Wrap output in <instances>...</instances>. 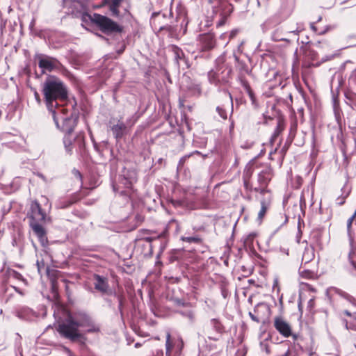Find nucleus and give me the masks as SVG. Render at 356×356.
Instances as JSON below:
<instances>
[{"instance_id": "nucleus-14", "label": "nucleus", "mask_w": 356, "mask_h": 356, "mask_svg": "<svg viewBox=\"0 0 356 356\" xmlns=\"http://www.w3.org/2000/svg\"><path fill=\"white\" fill-rule=\"evenodd\" d=\"M314 248L311 245H307L302 254V261L307 264L314 258Z\"/></svg>"}, {"instance_id": "nucleus-18", "label": "nucleus", "mask_w": 356, "mask_h": 356, "mask_svg": "<svg viewBox=\"0 0 356 356\" xmlns=\"http://www.w3.org/2000/svg\"><path fill=\"white\" fill-rule=\"evenodd\" d=\"M68 131H69V134H70L71 129H70ZM63 143H64V145H65L66 152L69 154H72V148H73L72 147V139L71 138L70 134L66 135L64 137Z\"/></svg>"}, {"instance_id": "nucleus-38", "label": "nucleus", "mask_w": 356, "mask_h": 356, "mask_svg": "<svg viewBox=\"0 0 356 356\" xmlns=\"http://www.w3.org/2000/svg\"><path fill=\"white\" fill-rule=\"evenodd\" d=\"M73 173L79 180H81L82 176L79 170H74Z\"/></svg>"}, {"instance_id": "nucleus-35", "label": "nucleus", "mask_w": 356, "mask_h": 356, "mask_svg": "<svg viewBox=\"0 0 356 356\" xmlns=\"http://www.w3.org/2000/svg\"><path fill=\"white\" fill-rule=\"evenodd\" d=\"M348 193H346L344 195L338 197L337 199V203L339 205H343L344 204L345 200H346V197H348Z\"/></svg>"}, {"instance_id": "nucleus-11", "label": "nucleus", "mask_w": 356, "mask_h": 356, "mask_svg": "<svg viewBox=\"0 0 356 356\" xmlns=\"http://www.w3.org/2000/svg\"><path fill=\"white\" fill-rule=\"evenodd\" d=\"M200 42L204 50H209L214 47L215 39L212 34L206 33L200 35Z\"/></svg>"}, {"instance_id": "nucleus-51", "label": "nucleus", "mask_w": 356, "mask_h": 356, "mask_svg": "<svg viewBox=\"0 0 356 356\" xmlns=\"http://www.w3.org/2000/svg\"><path fill=\"white\" fill-rule=\"evenodd\" d=\"M277 134H277V132H275V133L274 134V135H273V138H275V137L277 136Z\"/></svg>"}, {"instance_id": "nucleus-37", "label": "nucleus", "mask_w": 356, "mask_h": 356, "mask_svg": "<svg viewBox=\"0 0 356 356\" xmlns=\"http://www.w3.org/2000/svg\"><path fill=\"white\" fill-rule=\"evenodd\" d=\"M34 97L36 100V102L40 104H41V99L40 97V95L37 91H35L34 92Z\"/></svg>"}, {"instance_id": "nucleus-31", "label": "nucleus", "mask_w": 356, "mask_h": 356, "mask_svg": "<svg viewBox=\"0 0 356 356\" xmlns=\"http://www.w3.org/2000/svg\"><path fill=\"white\" fill-rule=\"evenodd\" d=\"M165 346H166V351L167 353H169L170 352L172 348V346L170 343V332H168L167 333V335H166V343H165Z\"/></svg>"}, {"instance_id": "nucleus-21", "label": "nucleus", "mask_w": 356, "mask_h": 356, "mask_svg": "<svg viewBox=\"0 0 356 356\" xmlns=\"http://www.w3.org/2000/svg\"><path fill=\"white\" fill-rule=\"evenodd\" d=\"M121 184L124 185L126 190L119 191V193L122 195H128L131 188V182L126 178H122Z\"/></svg>"}, {"instance_id": "nucleus-10", "label": "nucleus", "mask_w": 356, "mask_h": 356, "mask_svg": "<svg viewBox=\"0 0 356 356\" xmlns=\"http://www.w3.org/2000/svg\"><path fill=\"white\" fill-rule=\"evenodd\" d=\"M326 294L330 298H334V296H339L341 297H343V298L346 299L350 302L354 304L355 300L353 297L348 295L346 292L341 291L339 289H337L336 287H330L326 291Z\"/></svg>"}, {"instance_id": "nucleus-46", "label": "nucleus", "mask_w": 356, "mask_h": 356, "mask_svg": "<svg viewBox=\"0 0 356 356\" xmlns=\"http://www.w3.org/2000/svg\"><path fill=\"white\" fill-rule=\"evenodd\" d=\"M343 323H344V325H345V326H346V328L347 330L350 329V328H349V327H348V322H347V321H346V320H344V321H343Z\"/></svg>"}, {"instance_id": "nucleus-55", "label": "nucleus", "mask_w": 356, "mask_h": 356, "mask_svg": "<svg viewBox=\"0 0 356 356\" xmlns=\"http://www.w3.org/2000/svg\"><path fill=\"white\" fill-rule=\"evenodd\" d=\"M212 339H214V340H218V338H212Z\"/></svg>"}, {"instance_id": "nucleus-27", "label": "nucleus", "mask_w": 356, "mask_h": 356, "mask_svg": "<svg viewBox=\"0 0 356 356\" xmlns=\"http://www.w3.org/2000/svg\"><path fill=\"white\" fill-rule=\"evenodd\" d=\"M74 202L75 200H73L72 199L63 200L59 202V203L57 205V207L58 209H65L71 206L73 203H74Z\"/></svg>"}, {"instance_id": "nucleus-15", "label": "nucleus", "mask_w": 356, "mask_h": 356, "mask_svg": "<svg viewBox=\"0 0 356 356\" xmlns=\"http://www.w3.org/2000/svg\"><path fill=\"white\" fill-rule=\"evenodd\" d=\"M126 129V125L123 122L119 121L117 124L111 127V131L116 139L121 138Z\"/></svg>"}, {"instance_id": "nucleus-1", "label": "nucleus", "mask_w": 356, "mask_h": 356, "mask_svg": "<svg viewBox=\"0 0 356 356\" xmlns=\"http://www.w3.org/2000/svg\"><path fill=\"white\" fill-rule=\"evenodd\" d=\"M42 92L46 107L52 114L56 126L58 127L59 120H70L68 116H64L65 109L59 104L67 99V90L63 81L55 76L47 79L42 84Z\"/></svg>"}, {"instance_id": "nucleus-9", "label": "nucleus", "mask_w": 356, "mask_h": 356, "mask_svg": "<svg viewBox=\"0 0 356 356\" xmlns=\"http://www.w3.org/2000/svg\"><path fill=\"white\" fill-rule=\"evenodd\" d=\"M273 325L276 330L284 337H289L292 334L291 325L282 316L274 318Z\"/></svg>"}, {"instance_id": "nucleus-43", "label": "nucleus", "mask_w": 356, "mask_h": 356, "mask_svg": "<svg viewBox=\"0 0 356 356\" xmlns=\"http://www.w3.org/2000/svg\"><path fill=\"white\" fill-rule=\"evenodd\" d=\"M250 316L253 321H254L256 322L259 321V319L257 318H256L252 313H250Z\"/></svg>"}, {"instance_id": "nucleus-26", "label": "nucleus", "mask_w": 356, "mask_h": 356, "mask_svg": "<svg viewBox=\"0 0 356 356\" xmlns=\"http://www.w3.org/2000/svg\"><path fill=\"white\" fill-rule=\"evenodd\" d=\"M235 61L237 63L236 67H238L241 71L244 72L245 73L249 72L248 65L243 61H241L238 57L236 55H234Z\"/></svg>"}, {"instance_id": "nucleus-52", "label": "nucleus", "mask_w": 356, "mask_h": 356, "mask_svg": "<svg viewBox=\"0 0 356 356\" xmlns=\"http://www.w3.org/2000/svg\"><path fill=\"white\" fill-rule=\"evenodd\" d=\"M139 346H140V345H139V343H136L135 344V346H136V347H138Z\"/></svg>"}, {"instance_id": "nucleus-19", "label": "nucleus", "mask_w": 356, "mask_h": 356, "mask_svg": "<svg viewBox=\"0 0 356 356\" xmlns=\"http://www.w3.org/2000/svg\"><path fill=\"white\" fill-rule=\"evenodd\" d=\"M171 50L174 54L175 60H177V63H179V60H181L184 56V52L179 47L175 45H172L171 47Z\"/></svg>"}, {"instance_id": "nucleus-2", "label": "nucleus", "mask_w": 356, "mask_h": 356, "mask_svg": "<svg viewBox=\"0 0 356 356\" xmlns=\"http://www.w3.org/2000/svg\"><path fill=\"white\" fill-rule=\"evenodd\" d=\"M46 217V213L42 209L40 204L37 201H33L31 204V218L32 220L30 226L42 246L47 245V237L45 229L39 222H44Z\"/></svg>"}, {"instance_id": "nucleus-47", "label": "nucleus", "mask_w": 356, "mask_h": 356, "mask_svg": "<svg viewBox=\"0 0 356 356\" xmlns=\"http://www.w3.org/2000/svg\"><path fill=\"white\" fill-rule=\"evenodd\" d=\"M234 129V122H232L230 124V131H232Z\"/></svg>"}, {"instance_id": "nucleus-39", "label": "nucleus", "mask_w": 356, "mask_h": 356, "mask_svg": "<svg viewBox=\"0 0 356 356\" xmlns=\"http://www.w3.org/2000/svg\"><path fill=\"white\" fill-rule=\"evenodd\" d=\"M241 83L245 89H247L248 90H250V86L246 81L241 79Z\"/></svg>"}, {"instance_id": "nucleus-49", "label": "nucleus", "mask_w": 356, "mask_h": 356, "mask_svg": "<svg viewBox=\"0 0 356 356\" xmlns=\"http://www.w3.org/2000/svg\"><path fill=\"white\" fill-rule=\"evenodd\" d=\"M353 129H354L355 132H356V120L355 122V125L353 127Z\"/></svg>"}, {"instance_id": "nucleus-28", "label": "nucleus", "mask_w": 356, "mask_h": 356, "mask_svg": "<svg viewBox=\"0 0 356 356\" xmlns=\"http://www.w3.org/2000/svg\"><path fill=\"white\" fill-rule=\"evenodd\" d=\"M299 273L301 277H305V278H308V279L312 278L314 276V273L313 271L309 270L302 269V267H300V268L299 270Z\"/></svg>"}, {"instance_id": "nucleus-54", "label": "nucleus", "mask_w": 356, "mask_h": 356, "mask_svg": "<svg viewBox=\"0 0 356 356\" xmlns=\"http://www.w3.org/2000/svg\"><path fill=\"white\" fill-rule=\"evenodd\" d=\"M302 200H303V197L302 196V197H300V202H302Z\"/></svg>"}, {"instance_id": "nucleus-12", "label": "nucleus", "mask_w": 356, "mask_h": 356, "mask_svg": "<svg viewBox=\"0 0 356 356\" xmlns=\"http://www.w3.org/2000/svg\"><path fill=\"white\" fill-rule=\"evenodd\" d=\"M95 289L102 293H106L109 287L106 279L99 275H95Z\"/></svg>"}, {"instance_id": "nucleus-20", "label": "nucleus", "mask_w": 356, "mask_h": 356, "mask_svg": "<svg viewBox=\"0 0 356 356\" xmlns=\"http://www.w3.org/2000/svg\"><path fill=\"white\" fill-rule=\"evenodd\" d=\"M122 0H111V3L110 6V10L111 11L113 15L119 16V10L118 7L122 2Z\"/></svg>"}, {"instance_id": "nucleus-48", "label": "nucleus", "mask_w": 356, "mask_h": 356, "mask_svg": "<svg viewBox=\"0 0 356 356\" xmlns=\"http://www.w3.org/2000/svg\"><path fill=\"white\" fill-rule=\"evenodd\" d=\"M120 186H118V188H115V186H113V190H114L115 191H119V188H120Z\"/></svg>"}, {"instance_id": "nucleus-36", "label": "nucleus", "mask_w": 356, "mask_h": 356, "mask_svg": "<svg viewBox=\"0 0 356 356\" xmlns=\"http://www.w3.org/2000/svg\"><path fill=\"white\" fill-rule=\"evenodd\" d=\"M344 314L346 315H347L348 316H350V317H353L354 319L356 320V312H353V314L350 313L349 311L348 310H345L344 311Z\"/></svg>"}, {"instance_id": "nucleus-32", "label": "nucleus", "mask_w": 356, "mask_h": 356, "mask_svg": "<svg viewBox=\"0 0 356 356\" xmlns=\"http://www.w3.org/2000/svg\"><path fill=\"white\" fill-rule=\"evenodd\" d=\"M192 92L194 95H200L202 92L200 86L197 84L191 88Z\"/></svg>"}, {"instance_id": "nucleus-44", "label": "nucleus", "mask_w": 356, "mask_h": 356, "mask_svg": "<svg viewBox=\"0 0 356 356\" xmlns=\"http://www.w3.org/2000/svg\"><path fill=\"white\" fill-rule=\"evenodd\" d=\"M227 95L229 96V100H230V103H231V106H232V110L233 109V102H232V95L230 93H227Z\"/></svg>"}, {"instance_id": "nucleus-50", "label": "nucleus", "mask_w": 356, "mask_h": 356, "mask_svg": "<svg viewBox=\"0 0 356 356\" xmlns=\"http://www.w3.org/2000/svg\"><path fill=\"white\" fill-rule=\"evenodd\" d=\"M223 24H224V21H222H222H220V22H219V24H219V25H222Z\"/></svg>"}, {"instance_id": "nucleus-17", "label": "nucleus", "mask_w": 356, "mask_h": 356, "mask_svg": "<svg viewBox=\"0 0 356 356\" xmlns=\"http://www.w3.org/2000/svg\"><path fill=\"white\" fill-rule=\"evenodd\" d=\"M22 316L28 321H33L38 317V314L33 310L26 308L22 312Z\"/></svg>"}, {"instance_id": "nucleus-42", "label": "nucleus", "mask_w": 356, "mask_h": 356, "mask_svg": "<svg viewBox=\"0 0 356 356\" xmlns=\"http://www.w3.org/2000/svg\"><path fill=\"white\" fill-rule=\"evenodd\" d=\"M237 33V31L236 30H234L232 31L231 33H230V38H234Z\"/></svg>"}, {"instance_id": "nucleus-24", "label": "nucleus", "mask_w": 356, "mask_h": 356, "mask_svg": "<svg viewBox=\"0 0 356 356\" xmlns=\"http://www.w3.org/2000/svg\"><path fill=\"white\" fill-rule=\"evenodd\" d=\"M348 87L352 90H356V68L352 71L348 79Z\"/></svg>"}, {"instance_id": "nucleus-6", "label": "nucleus", "mask_w": 356, "mask_h": 356, "mask_svg": "<svg viewBox=\"0 0 356 356\" xmlns=\"http://www.w3.org/2000/svg\"><path fill=\"white\" fill-rule=\"evenodd\" d=\"M80 327L85 328L87 333H98L100 332V325L90 315L83 312H76Z\"/></svg>"}, {"instance_id": "nucleus-45", "label": "nucleus", "mask_w": 356, "mask_h": 356, "mask_svg": "<svg viewBox=\"0 0 356 356\" xmlns=\"http://www.w3.org/2000/svg\"><path fill=\"white\" fill-rule=\"evenodd\" d=\"M313 303H314V300L313 299H310L308 304H309V307H312L313 305Z\"/></svg>"}, {"instance_id": "nucleus-40", "label": "nucleus", "mask_w": 356, "mask_h": 356, "mask_svg": "<svg viewBox=\"0 0 356 356\" xmlns=\"http://www.w3.org/2000/svg\"><path fill=\"white\" fill-rule=\"evenodd\" d=\"M191 155H186L184 156H183L180 161H179V164H184V162L186 161V160L190 157Z\"/></svg>"}, {"instance_id": "nucleus-41", "label": "nucleus", "mask_w": 356, "mask_h": 356, "mask_svg": "<svg viewBox=\"0 0 356 356\" xmlns=\"http://www.w3.org/2000/svg\"><path fill=\"white\" fill-rule=\"evenodd\" d=\"M143 239L145 241L150 243V242H152L154 239V238H153V237H145Z\"/></svg>"}, {"instance_id": "nucleus-4", "label": "nucleus", "mask_w": 356, "mask_h": 356, "mask_svg": "<svg viewBox=\"0 0 356 356\" xmlns=\"http://www.w3.org/2000/svg\"><path fill=\"white\" fill-rule=\"evenodd\" d=\"M90 19L104 33H108L122 31L121 26L106 16L95 13L90 16Z\"/></svg>"}, {"instance_id": "nucleus-34", "label": "nucleus", "mask_w": 356, "mask_h": 356, "mask_svg": "<svg viewBox=\"0 0 356 356\" xmlns=\"http://www.w3.org/2000/svg\"><path fill=\"white\" fill-rule=\"evenodd\" d=\"M117 297H118V302H119L118 309H119L120 313H122V307H123V304H124V298L122 295H118Z\"/></svg>"}, {"instance_id": "nucleus-3", "label": "nucleus", "mask_w": 356, "mask_h": 356, "mask_svg": "<svg viewBox=\"0 0 356 356\" xmlns=\"http://www.w3.org/2000/svg\"><path fill=\"white\" fill-rule=\"evenodd\" d=\"M79 327L77 314L75 312L69 314L65 320L60 322L56 330L63 337L75 341L82 337Z\"/></svg>"}, {"instance_id": "nucleus-33", "label": "nucleus", "mask_w": 356, "mask_h": 356, "mask_svg": "<svg viewBox=\"0 0 356 356\" xmlns=\"http://www.w3.org/2000/svg\"><path fill=\"white\" fill-rule=\"evenodd\" d=\"M216 111H218V114L221 118H222L223 119H227V112L225 111V109H223L220 106H218L216 108Z\"/></svg>"}, {"instance_id": "nucleus-13", "label": "nucleus", "mask_w": 356, "mask_h": 356, "mask_svg": "<svg viewBox=\"0 0 356 356\" xmlns=\"http://www.w3.org/2000/svg\"><path fill=\"white\" fill-rule=\"evenodd\" d=\"M261 200V209L258 213V219L261 220L264 217L267 210L268 209L270 204V200L271 197L270 194H268V195H265Z\"/></svg>"}, {"instance_id": "nucleus-22", "label": "nucleus", "mask_w": 356, "mask_h": 356, "mask_svg": "<svg viewBox=\"0 0 356 356\" xmlns=\"http://www.w3.org/2000/svg\"><path fill=\"white\" fill-rule=\"evenodd\" d=\"M182 316L186 318L190 323H193L195 318V312L193 310H184L179 312Z\"/></svg>"}, {"instance_id": "nucleus-23", "label": "nucleus", "mask_w": 356, "mask_h": 356, "mask_svg": "<svg viewBox=\"0 0 356 356\" xmlns=\"http://www.w3.org/2000/svg\"><path fill=\"white\" fill-rule=\"evenodd\" d=\"M210 324L212 328L218 333L220 334L223 332V326L218 319H211Z\"/></svg>"}, {"instance_id": "nucleus-7", "label": "nucleus", "mask_w": 356, "mask_h": 356, "mask_svg": "<svg viewBox=\"0 0 356 356\" xmlns=\"http://www.w3.org/2000/svg\"><path fill=\"white\" fill-rule=\"evenodd\" d=\"M272 178V170L269 168H267L262 170L258 175V182L260 185L259 187H255L254 191L264 195H268L270 194L269 191L266 189V186H268V182L270 181Z\"/></svg>"}, {"instance_id": "nucleus-8", "label": "nucleus", "mask_w": 356, "mask_h": 356, "mask_svg": "<svg viewBox=\"0 0 356 356\" xmlns=\"http://www.w3.org/2000/svg\"><path fill=\"white\" fill-rule=\"evenodd\" d=\"M38 66L43 73L58 69L60 63L54 58L40 55L37 58Z\"/></svg>"}, {"instance_id": "nucleus-53", "label": "nucleus", "mask_w": 356, "mask_h": 356, "mask_svg": "<svg viewBox=\"0 0 356 356\" xmlns=\"http://www.w3.org/2000/svg\"><path fill=\"white\" fill-rule=\"evenodd\" d=\"M199 152L197 151H195V152H193V154H198Z\"/></svg>"}, {"instance_id": "nucleus-29", "label": "nucleus", "mask_w": 356, "mask_h": 356, "mask_svg": "<svg viewBox=\"0 0 356 356\" xmlns=\"http://www.w3.org/2000/svg\"><path fill=\"white\" fill-rule=\"evenodd\" d=\"M181 240L189 243H200L201 242V239L197 236H182Z\"/></svg>"}, {"instance_id": "nucleus-16", "label": "nucleus", "mask_w": 356, "mask_h": 356, "mask_svg": "<svg viewBox=\"0 0 356 356\" xmlns=\"http://www.w3.org/2000/svg\"><path fill=\"white\" fill-rule=\"evenodd\" d=\"M346 103L352 108L356 107V90H348L345 93Z\"/></svg>"}, {"instance_id": "nucleus-25", "label": "nucleus", "mask_w": 356, "mask_h": 356, "mask_svg": "<svg viewBox=\"0 0 356 356\" xmlns=\"http://www.w3.org/2000/svg\"><path fill=\"white\" fill-rule=\"evenodd\" d=\"M6 275L8 277H13L18 280H23V277L19 273H18L17 271H16L13 269L10 268H7V270L6 271Z\"/></svg>"}, {"instance_id": "nucleus-5", "label": "nucleus", "mask_w": 356, "mask_h": 356, "mask_svg": "<svg viewBox=\"0 0 356 356\" xmlns=\"http://www.w3.org/2000/svg\"><path fill=\"white\" fill-rule=\"evenodd\" d=\"M217 66L215 70H211L208 72V79L211 83L217 85L220 82L226 83L228 81L229 75L231 74L232 70L229 68L227 70L226 74H225V71H222L220 73V71L222 70L223 66H220L225 62V58L223 56L219 57L217 60Z\"/></svg>"}, {"instance_id": "nucleus-30", "label": "nucleus", "mask_w": 356, "mask_h": 356, "mask_svg": "<svg viewBox=\"0 0 356 356\" xmlns=\"http://www.w3.org/2000/svg\"><path fill=\"white\" fill-rule=\"evenodd\" d=\"M251 174H252V172L249 173L248 172H247L243 176L244 186H245V188L248 190H249V189L251 190V187L248 182V179L250 177V176L251 175Z\"/></svg>"}]
</instances>
